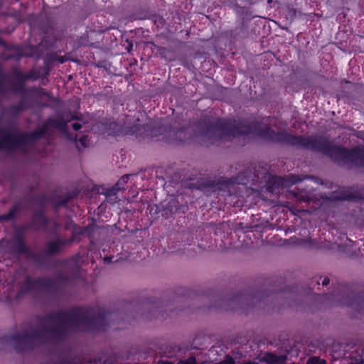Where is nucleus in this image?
Returning a JSON list of instances; mask_svg holds the SVG:
<instances>
[{"label": "nucleus", "mask_w": 364, "mask_h": 364, "mask_svg": "<svg viewBox=\"0 0 364 364\" xmlns=\"http://www.w3.org/2000/svg\"><path fill=\"white\" fill-rule=\"evenodd\" d=\"M26 75V81L28 80H36L41 77V70L32 69Z\"/></svg>", "instance_id": "22"}, {"label": "nucleus", "mask_w": 364, "mask_h": 364, "mask_svg": "<svg viewBox=\"0 0 364 364\" xmlns=\"http://www.w3.org/2000/svg\"><path fill=\"white\" fill-rule=\"evenodd\" d=\"M178 364H198L196 359L194 356H191L186 360H181Z\"/></svg>", "instance_id": "25"}, {"label": "nucleus", "mask_w": 364, "mask_h": 364, "mask_svg": "<svg viewBox=\"0 0 364 364\" xmlns=\"http://www.w3.org/2000/svg\"><path fill=\"white\" fill-rule=\"evenodd\" d=\"M102 364H107V362H106V361H104V362L102 363Z\"/></svg>", "instance_id": "47"}, {"label": "nucleus", "mask_w": 364, "mask_h": 364, "mask_svg": "<svg viewBox=\"0 0 364 364\" xmlns=\"http://www.w3.org/2000/svg\"><path fill=\"white\" fill-rule=\"evenodd\" d=\"M287 354L277 355L273 353H265L260 358V361L265 364H282L287 360Z\"/></svg>", "instance_id": "14"}, {"label": "nucleus", "mask_w": 364, "mask_h": 364, "mask_svg": "<svg viewBox=\"0 0 364 364\" xmlns=\"http://www.w3.org/2000/svg\"><path fill=\"white\" fill-rule=\"evenodd\" d=\"M79 142L83 147H86L88 144V137L87 135H83L79 139Z\"/></svg>", "instance_id": "28"}, {"label": "nucleus", "mask_w": 364, "mask_h": 364, "mask_svg": "<svg viewBox=\"0 0 364 364\" xmlns=\"http://www.w3.org/2000/svg\"><path fill=\"white\" fill-rule=\"evenodd\" d=\"M330 282V280L328 277H325L322 281L323 286H327Z\"/></svg>", "instance_id": "35"}, {"label": "nucleus", "mask_w": 364, "mask_h": 364, "mask_svg": "<svg viewBox=\"0 0 364 364\" xmlns=\"http://www.w3.org/2000/svg\"><path fill=\"white\" fill-rule=\"evenodd\" d=\"M269 296L270 295L267 294L263 290L251 294L241 293L230 295L223 300V304L219 308L226 311L242 309L245 311L254 307L260 309L269 301Z\"/></svg>", "instance_id": "5"}, {"label": "nucleus", "mask_w": 364, "mask_h": 364, "mask_svg": "<svg viewBox=\"0 0 364 364\" xmlns=\"http://www.w3.org/2000/svg\"><path fill=\"white\" fill-rule=\"evenodd\" d=\"M27 92L32 95H37V96H46L49 98L51 97V93L49 92H47L45 89L42 87H32L27 90Z\"/></svg>", "instance_id": "18"}, {"label": "nucleus", "mask_w": 364, "mask_h": 364, "mask_svg": "<svg viewBox=\"0 0 364 364\" xmlns=\"http://www.w3.org/2000/svg\"><path fill=\"white\" fill-rule=\"evenodd\" d=\"M76 119V117H73L72 119ZM77 119H78V118H77Z\"/></svg>", "instance_id": "45"}, {"label": "nucleus", "mask_w": 364, "mask_h": 364, "mask_svg": "<svg viewBox=\"0 0 364 364\" xmlns=\"http://www.w3.org/2000/svg\"><path fill=\"white\" fill-rule=\"evenodd\" d=\"M132 129H134V130L132 131L131 132H132V134H134L135 132L136 129H137V127H134Z\"/></svg>", "instance_id": "39"}, {"label": "nucleus", "mask_w": 364, "mask_h": 364, "mask_svg": "<svg viewBox=\"0 0 364 364\" xmlns=\"http://www.w3.org/2000/svg\"><path fill=\"white\" fill-rule=\"evenodd\" d=\"M289 183L291 184L296 183L298 182L302 181L304 178H301L300 176L295 175H290L289 176Z\"/></svg>", "instance_id": "26"}, {"label": "nucleus", "mask_w": 364, "mask_h": 364, "mask_svg": "<svg viewBox=\"0 0 364 364\" xmlns=\"http://www.w3.org/2000/svg\"><path fill=\"white\" fill-rule=\"evenodd\" d=\"M346 240L350 242H352V241L349 238H346Z\"/></svg>", "instance_id": "42"}, {"label": "nucleus", "mask_w": 364, "mask_h": 364, "mask_svg": "<svg viewBox=\"0 0 364 364\" xmlns=\"http://www.w3.org/2000/svg\"><path fill=\"white\" fill-rule=\"evenodd\" d=\"M68 201V198L60 200L55 205V208H58L60 205H65Z\"/></svg>", "instance_id": "31"}, {"label": "nucleus", "mask_w": 364, "mask_h": 364, "mask_svg": "<svg viewBox=\"0 0 364 364\" xmlns=\"http://www.w3.org/2000/svg\"><path fill=\"white\" fill-rule=\"evenodd\" d=\"M157 364H174L173 363H171V362H168V361H165V360H159L158 363Z\"/></svg>", "instance_id": "38"}, {"label": "nucleus", "mask_w": 364, "mask_h": 364, "mask_svg": "<svg viewBox=\"0 0 364 364\" xmlns=\"http://www.w3.org/2000/svg\"><path fill=\"white\" fill-rule=\"evenodd\" d=\"M132 174H125L122 176L117 183L110 189H108L106 192V196L107 197L108 201H109L112 203H114L116 202L117 197L116 194L118 191H119L122 189H124V185L127 183L131 176H132Z\"/></svg>", "instance_id": "12"}, {"label": "nucleus", "mask_w": 364, "mask_h": 364, "mask_svg": "<svg viewBox=\"0 0 364 364\" xmlns=\"http://www.w3.org/2000/svg\"><path fill=\"white\" fill-rule=\"evenodd\" d=\"M54 364H73V363L71 361H70L68 360L63 359L59 361H56Z\"/></svg>", "instance_id": "32"}, {"label": "nucleus", "mask_w": 364, "mask_h": 364, "mask_svg": "<svg viewBox=\"0 0 364 364\" xmlns=\"http://www.w3.org/2000/svg\"><path fill=\"white\" fill-rule=\"evenodd\" d=\"M168 358H172L173 355H166Z\"/></svg>", "instance_id": "41"}, {"label": "nucleus", "mask_w": 364, "mask_h": 364, "mask_svg": "<svg viewBox=\"0 0 364 364\" xmlns=\"http://www.w3.org/2000/svg\"><path fill=\"white\" fill-rule=\"evenodd\" d=\"M83 126H85V130H86L87 127H85V123H83Z\"/></svg>", "instance_id": "44"}, {"label": "nucleus", "mask_w": 364, "mask_h": 364, "mask_svg": "<svg viewBox=\"0 0 364 364\" xmlns=\"http://www.w3.org/2000/svg\"><path fill=\"white\" fill-rule=\"evenodd\" d=\"M306 178H311L312 180H314V181L316 183H321V179L318 178H316V177H314V176H307L306 177Z\"/></svg>", "instance_id": "33"}, {"label": "nucleus", "mask_w": 364, "mask_h": 364, "mask_svg": "<svg viewBox=\"0 0 364 364\" xmlns=\"http://www.w3.org/2000/svg\"><path fill=\"white\" fill-rule=\"evenodd\" d=\"M183 208L179 205L178 201L173 198L170 200L165 207V210L168 212L170 214H174L177 213H180L181 211L183 212V210H181Z\"/></svg>", "instance_id": "15"}, {"label": "nucleus", "mask_w": 364, "mask_h": 364, "mask_svg": "<svg viewBox=\"0 0 364 364\" xmlns=\"http://www.w3.org/2000/svg\"><path fill=\"white\" fill-rule=\"evenodd\" d=\"M268 171L266 167L259 166L258 169L254 168V172L252 169H247L240 173L236 177L229 179L220 178L218 181L207 180L200 183V187L203 190L210 188L213 191H226L229 195L236 193L234 187L236 184L247 185L249 183L255 184L259 181H266L267 179Z\"/></svg>", "instance_id": "4"}, {"label": "nucleus", "mask_w": 364, "mask_h": 364, "mask_svg": "<svg viewBox=\"0 0 364 364\" xmlns=\"http://www.w3.org/2000/svg\"><path fill=\"white\" fill-rule=\"evenodd\" d=\"M25 82H16V83L11 87V91L14 94L24 95L26 93Z\"/></svg>", "instance_id": "20"}, {"label": "nucleus", "mask_w": 364, "mask_h": 364, "mask_svg": "<svg viewBox=\"0 0 364 364\" xmlns=\"http://www.w3.org/2000/svg\"><path fill=\"white\" fill-rule=\"evenodd\" d=\"M48 55L50 56L48 59L50 60V62L54 61V60H58L60 63L62 64L65 61V58L63 56L55 57L52 54H48Z\"/></svg>", "instance_id": "27"}, {"label": "nucleus", "mask_w": 364, "mask_h": 364, "mask_svg": "<svg viewBox=\"0 0 364 364\" xmlns=\"http://www.w3.org/2000/svg\"><path fill=\"white\" fill-rule=\"evenodd\" d=\"M41 77H42L41 84L43 85H46L48 83V78H45L43 75H42Z\"/></svg>", "instance_id": "36"}, {"label": "nucleus", "mask_w": 364, "mask_h": 364, "mask_svg": "<svg viewBox=\"0 0 364 364\" xmlns=\"http://www.w3.org/2000/svg\"><path fill=\"white\" fill-rule=\"evenodd\" d=\"M53 225H54V229L55 230H58V228H60V225L59 223H58L57 221H54L53 222Z\"/></svg>", "instance_id": "37"}, {"label": "nucleus", "mask_w": 364, "mask_h": 364, "mask_svg": "<svg viewBox=\"0 0 364 364\" xmlns=\"http://www.w3.org/2000/svg\"><path fill=\"white\" fill-rule=\"evenodd\" d=\"M9 76L16 82H26V75L17 68H12Z\"/></svg>", "instance_id": "19"}, {"label": "nucleus", "mask_w": 364, "mask_h": 364, "mask_svg": "<svg viewBox=\"0 0 364 364\" xmlns=\"http://www.w3.org/2000/svg\"><path fill=\"white\" fill-rule=\"evenodd\" d=\"M360 363H364V358H362V359H361Z\"/></svg>", "instance_id": "43"}, {"label": "nucleus", "mask_w": 364, "mask_h": 364, "mask_svg": "<svg viewBox=\"0 0 364 364\" xmlns=\"http://www.w3.org/2000/svg\"><path fill=\"white\" fill-rule=\"evenodd\" d=\"M49 55H47L45 60H44V63H45V66L41 69V74L42 75L44 76L45 78H47L48 76L50 75V68L49 67V63L50 62V60L48 59L49 58Z\"/></svg>", "instance_id": "23"}, {"label": "nucleus", "mask_w": 364, "mask_h": 364, "mask_svg": "<svg viewBox=\"0 0 364 364\" xmlns=\"http://www.w3.org/2000/svg\"><path fill=\"white\" fill-rule=\"evenodd\" d=\"M277 181H279L280 180V178H276Z\"/></svg>", "instance_id": "46"}, {"label": "nucleus", "mask_w": 364, "mask_h": 364, "mask_svg": "<svg viewBox=\"0 0 364 364\" xmlns=\"http://www.w3.org/2000/svg\"><path fill=\"white\" fill-rule=\"evenodd\" d=\"M116 314L100 306L75 307L38 317L39 328L30 326L6 336L5 341L16 351L34 349L45 344L65 341L73 331H104L112 325Z\"/></svg>", "instance_id": "2"}, {"label": "nucleus", "mask_w": 364, "mask_h": 364, "mask_svg": "<svg viewBox=\"0 0 364 364\" xmlns=\"http://www.w3.org/2000/svg\"><path fill=\"white\" fill-rule=\"evenodd\" d=\"M78 272V267L77 266L75 268V273L77 274Z\"/></svg>", "instance_id": "40"}, {"label": "nucleus", "mask_w": 364, "mask_h": 364, "mask_svg": "<svg viewBox=\"0 0 364 364\" xmlns=\"http://www.w3.org/2000/svg\"><path fill=\"white\" fill-rule=\"evenodd\" d=\"M26 227L18 229L14 234L11 240V251L18 255H25L31 258L36 264L43 262V255L40 252H33L26 245L24 231Z\"/></svg>", "instance_id": "7"}, {"label": "nucleus", "mask_w": 364, "mask_h": 364, "mask_svg": "<svg viewBox=\"0 0 364 364\" xmlns=\"http://www.w3.org/2000/svg\"><path fill=\"white\" fill-rule=\"evenodd\" d=\"M20 206L18 204H14L10 209L9 212L6 214L0 215V223L3 221H9L15 218L16 213L19 210Z\"/></svg>", "instance_id": "17"}, {"label": "nucleus", "mask_w": 364, "mask_h": 364, "mask_svg": "<svg viewBox=\"0 0 364 364\" xmlns=\"http://www.w3.org/2000/svg\"><path fill=\"white\" fill-rule=\"evenodd\" d=\"M322 205L338 201H356L360 198L359 193L350 187H343L321 197Z\"/></svg>", "instance_id": "8"}, {"label": "nucleus", "mask_w": 364, "mask_h": 364, "mask_svg": "<svg viewBox=\"0 0 364 364\" xmlns=\"http://www.w3.org/2000/svg\"><path fill=\"white\" fill-rule=\"evenodd\" d=\"M66 127L67 122L64 119L50 117L42 127L28 133H23L18 130L0 129V150L13 151L20 149L25 151L30 146L41 139L48 132L50 127L64 130Z\"/></svg>", "instance_id": "3"}, {"label": "nucleus", "mask_w": 364, "mask_h": 364, "mask_svg": "<svg viewBox=\"0 0 364 364\" xmlns=\"http://www.w3.org/2000/svg\"><path fill=\"white\" fill-rule=\"evenodd\" d=\"M9 75L6 74H1L0 75V96H4L8 89L6 87L5 84L8 81Z\"/></svg>", "instance_id": "21"}, {"label": "nucleus", "mask_w": 364, "mask_h": 364, "mask_svg": "<svg viewBox=\"0 0 364 364\" xmlns=\"http://www.w3.org/2000/svg\"><path fill=\"white\" fill-rule=\"evenodd\" d=\"M338 302L341 305L352 306L360 315L364 316V299L360 296L355 297L353 294L348 295L346 298H342L338 300Z\"/></svg>", "instance_id": "10"}, {"label": "nucleus", "mask_w": 364, "mask_h": 364, "mask_svg": "<svg viewBox=\"0 0 364 364\" xmlns=\"http://www.w3.org/2000/svg\"><path fill=\"white\" fill-rule=\"evenodd\" d=\"M112 258H113V257H112V256L111 257H105L104 258L105 263L109 264V263L112 262Z\"/></svg>", "instance_id": "34"}, {"label": "nucleus", "mask_w": 364, "mask_h": 364, "mask_svg": "<svg viewBox=\"0 0 364 364\" xmlns=\"http://www.w3.org/2000/svg\"><path fill=\"white\" fill-rule=\"evenodd\" d=\"M217 364H235V360L230 356H226L225 359L223 363H217Z\"/></svg>", "instance_id": "29"}, {"label": "nucleus", "mask_w": 364, "mask_h": 364, "mask_svg": "<svg viewBox=\"0 0 364 364\" xmlns=\"http://www.w3.org/2000/svg\"><path fill=\"white\" fill-rule=\"evenodd\" d=\"M73 238L63 240L60 238L58 235L55 237L54 240H50L47 241L45 244V247L43 250V252L41 253L43 255V262H44V255L46 256H53L58 254H60L63 247L72 243L73 242ZM41 264V263L40 264Z\"/></svg>", "instance_id": "9"}, {"label": "nucleus", "mask_w": 364, "mask_h": 364, "mask_svg": "<svg viewBox=\"0 0 364 364\" xmlns=\"http://www.w3.org/2000/svg\"><path fill=\"white\" fill-rule=\"evenodd\" d=\"M307 364H327V363L324 359H321L316 356H312L308 359Z\"/></svg>", "instance_id": "24"}, {"label": "nucleus", "mask_w": 364, "mask_h": 364, "mask_svg": "<svg viewBox=\"0 0 364 364\" xmlns=\"http://www.w3.org/2000/svg\"><path fill=\"white\" fill-rule=\"evenodd\" d=\"M48 220L45 216L42 210H37L32 216L31 221L29 225H26V229L33 228L34 230H38L40 228L46 230Z\"/></svg>", "instance_id": "11"}, {"label": "nucleus", "mask_w": 364, "mask_h": 364, "mask_svg": "<svg viewBox=\"0 0 364 364\" xmlns=\"http://www.w3.org/2000/svg\"><path fill=\"white\" fill-rule=\"evenodd\" d=\"M296 198L301 202L309 203L314 198V194L306 190H301L295 194Z\"/></svg>", "instance_id": "16"}, {"label": "nucleus", "mask_w": 364, "mask_h": 364, "mask_svg": "<svg viewBox=\"0 0 364 364\" xmlns=\"http://www.w3.org/2000/svg\"><path fill=\"white\" fill-rule=\"evenodd\" d=\"M30 107L27 99L23 97L17 104L9 106L6 109V113L11 117H17L18 114L28 109Z\"/></svg>", "instance_id": "13"}, {"label": "nucleus", "mask_w": 364, "mask_h": 364, "mask_svg": "<svg viewBox=\"0 0 364 364\" xmlns=\"http://www.w3.org/2000/svg\"><path fill=\"white\" fill-rule=\"evenodd\" d=\"M68 280L59 277L57 279L52 278H38L32 279L27 277L21 285V291L23 293L46 291L48 293L55 292L58 284L68 285Z\"/></svg>", "instance_id": "6"}, {"label": "nucleus", "mask_w": 364, "mask_h": 364, "mask_svg": "<svg viewBox=\"0 0 364 364\" xmlns=\"http://www.w3.org/2000/svg\"><path fill=\"white\" fill-rule=\"evenodd\" d=\"M257 122L250 124L246 119H220L205 117L196 124L174 129L166 121H161L159 134L162 139L170 144L184 143L194 138H201L209 144L216 141L230 140L233 137L252 133L262 139L301 148L321 153L329 157L341 166L364 167V146H357L350 149L334 144L326 137L321 136H295L286 132H275L269 127V123Z\"/></svg>", "instance_id": "1"}, {"label": "nucleus", "mask_w": 364, "mask_h": 364, "mask_svg": "<svg viewBox=\"0 0 364 364\" xmlns=\"http://www.w3.org/2000/svg\"><path fill=\"white\" fill-rule=\"evenodd\" d=\"M72 127L75 131H78L82 127V124L77 122L73 123Z\"/></svg>", "instance_id": "30"}]
</instances>
